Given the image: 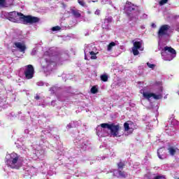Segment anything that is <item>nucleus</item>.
<instances>
[{
  "label": "nucleus",
  "mask_w": 179,
  "mask_h": 179,
  "mask_svg": "<svg viewBox=\"0 0 179 179\" xmlns=\"http://www.w3.org/2000/svg\"><path fill=\"white\" fill-rule=\"evenodd\" d=\"M5 17H6L10 22H13V23H19L20 20H22L24 23H37L38 17H33L31 15L24 16V15L17 13L16 11H13L10 13H4Z\"/></svg>",
  "instance_id": "nucleus-1"
},
{
  "label": "nucleus",
  "mask_w": 179,
  "mask_h": 179,
  "mask_svg": "<svg viewBox=\"0 0 179 179\" xmlns=\"http://www.w3.org/2000/svg\"><path fill=\"white\" fill-rule=\"evenodd\" d=\"M6 164L10 169H20L23 166V162L17 153L13 152L6 155Z\"/></svg>",
  "instance_id": "nucleus-2"
},
{
  "label": "nucleus",
  "mask_w": 179,
  "mask_h": 179,
  "mask_svg": "<svg viewBox=\"0 0 179 179\" xmlns=\"http://www.w3.org/2000/svg\"><path fill=\"white\" fill-rule=\"evenodd\" d=\"M176 50L171 47L166 46L162 52V57L164 61H171L176 58Z\"/></svg>",
  "instance_id": "nucleus-3"
},
{
  "label": "nucleus",
  "mask_w": 179,
  "mask_h": 179,
  "mask_svg": "<svg viewBox=\"0 0 179 179\" xmlns=\"http://www.w3.org/2000/svg\"><path fill=\"white\" fill-rule=\"evenodd\" d=\"M102 127H108V129L110 131V136L113 138H119V136H121L120 134V124L113 123L110 124H102Z\"/></svg>",
  "instance_id": "nucleus-4"
},
{
  "label": "nucleus",
  "mask_w": 179,
  "mask_h": 179,
  "mask_svg": "<svg viewBox=\"0 0 179 179\" xmlns=\"http://www.w3.org/2000/svg\"><path fill=\"white\" fill-rule=\"evenodd\" d=\"M22 36H17L13 38L14 41V47L15 48H17L19 51L21 52H24L26 51V43H24V41H21Z\"/></svg>",
  "instance_id": "nucleus-5"
},
{
  "label": "nucleus",
  "mask_w": 179,
  "mask_h": 179,
  "mask_svg": "<svg viewBox=\"0 0 179 179\" xmlns=\"http://www.w3.org/2000/svg\"><path fill=\"white\" fill-rule=\"evenodd\" d=\"M143 92V96L145 99H147V100H150V99H155V100H160L162 99V92H163V90L160 88L158 94H155L149 92H144L141 91V93Z\"/></svg>",
  "instance_id": "nucleus-6"
},
{
  "label": "nucleus",
  "mask_w": 179,
  "mask_h": 179,
  "mask_svg": "<svg viewBox=\"0 0 179 179\" xmlns=\"http://www.w3.org/2000/svg\"><path fill=\"white\" fill-rule=\"evenodd\" d=\"M143 44V41H133V48H132V52L134 55H139V51L138 50H139L140 51H143V47H142Z\"/></svg>",
  "instance_id": "nucleus-7"
},
{
  "label": "nucleus",
  "mask_w": 179,
  "mask_h": 179,
  "mask_svg": "<svg viewBox=\"0 0 179 179\" xmlns=\"http://www.w3.org/2000/svg\"><path fill=\"white\" fill-rule=\"evenodd\" d=\"M169 30H170V26L166 24L161 26L158 31L159 39L162 40L164 37H166V36H168Z\"/></svg>",
  "instance_id": "nucleus-8"
},
{
  "label": "nucleus",
  "mask_w": 179,
  "mask_h": 179,
  "mask_svg": "<svg viewBox=\"0 0 179 179\" xmlns=\"http://www.w3.org/2000/svg\"><path fill=\"white\" fill-rule=\"evenodd\" d=\"M24 76L26 79H31L34 76V68L31 64L25 66Z\"/></svg>",
  "instance_id": "nucleus-9"
},
{
  "label": "nucleus",
  "mask_w": 179,
  "mask_h": 179,
  "mask_svg": "<svg viewBox=\"0 0 179 179\" xmlns=\"http://www.w3.org/2000/svg\"><path fill=\"white\" fill-rule=\"evenodd\" d=\"M104 124H108L107 123L101 124L100 126L96 127V135L99 137L107 136V134L104 133L106 128L108 129V126H103Z\"/></svg>",
  "instance_id": "nucleus-10"
},
{
  "label": "nucleus",
  "mask_w": 179,
  "mask_h": 179,
  "mask_svg": "<svg viewBox=\"0 0 179 179\" xmlns=\"http://www.w3.org/2000/svg\"><path fill=\"white\" fill-rule=\"evenodd\" d=\"M124 10L127 15H131V12L136 10V6L131 2H127L124 6Z\"/></svg>",
  "instance_id": "nucleus-11"
},
{
  "label": "nucleus",
  "mask_w": 179,
  "mask_h": 179,
  "mask_svg": "<svg viewBox=\"0 0 179 179\" xmlns=\"http://www.w3.org/2000/svg\"><path fill=\"white\" fill-rule=\"evenodd\" d=\"M124 127L126 135H129V134H132V132H134V129L132 128V124L131 122H125L124 124Z\"/></svg>",
  "instance_id": "nucleus-12"
},
{
  "label": "nucleus",
  "mask_w": 179,
  "mask_h": 179,
  "mask_svg": "<svg viewBox=\"0 0 179 179\" xmlns=\"http://www.w3.org/2000/svg\"><path fill=\"white\" fill-rule=\"evenodd\" d=\"M88 48H89V46H87L85 48V50H84V52L85 54V59H87V57H86V54H90L91 55V59H97V56L96 55V53H95L93 51H89L88 50Z\"/></svg>",
  "instance_id": "nucleus-13"
},
{
  "label": "nucleus",
  "mask_w": 179,
  "mask_h": 179,
  "mask_svg": "<svg viewBox=\"0 0 179 179\" xmlns=\"http://www.w3.org/2000/svg\"><path fill=\"white\" fill-rule=\"evenodd\" d=\"M53 65H54V62L48 59H45L44 62H42V66L45 68V69H50V68L53 66Z\"/></svg>",
  "instance_id": "nucleus-14"
},
{
  "label": "nucleus",
  "mask_w": 179,
  "mask_h": 179,
  "mask_svg": "<svg viewBox=\"0 0 179 179\" xmlns=\"http://www.w3.org/2000/svg\"><path fill=\"white\" fill-rule=\"evenodd\" d=\"M163 152H164V148H159L158 150L157 155H158L159 159H164V157H166L164 155H162V153H163Z\"/></svg>",
  "instance_id": "nucleus-15"
},
{
  "label": "nucleus",
  "mask_w": 179,
  "mask_h": 179,
  "mask_svg": "<svg viewBox=\"0 0 179 179\" xmlns=\"http://www.w3.org/2000/svg\"><path fill=\"white\" fill-rule=\"evenodd\" d=\"M71 13L75 16V17H80L81 15L80 13L79 12V10H71Z\"/></svg>",
  "instance_id": "nucleus-16"
},
{
  "label": "nucleus",
  "mask_w": 179,
  "mask_h": 179,
  "mask_svg": "<svg viewBox=\"0 0 179 179\" xmlns=\"http://www.w3.org/2000/svg\"><path fill=\"white\" fill-rule=\"evenodd\" d=\"M177 150H178V149L174 148L173 147H171V148H169V154L171 156H174L176 155V153L177 152Z\"/></svg>",
  "instance_id": "nucleus-17"
},
{
  "label": "nucleus",
  "mask_w": 179,
  "mask_h": 179,
  "mask_svg": "<svg viewBox=\"0 0 179 179\" xmlns=\"http://www.w3.org/2000/svg\"><path fill=\"white\" fill-rule=\"evenodd\" d=\"M115 176L117 177H121L122 178H125L126 177H128V174H127V173L121 171L118 172V175H115Z\"/></svg>",
  "instance_id": "nucleus-18"
},
{
  "label": "nucleus",
  "mask_w": 179,
  "mask_h": 179,
  "mask_svg": "<svg viewBox=\"0 0 179 179\" xmlns=\"http://www.w3.org/2000/svg\"><path fill=\"white\" fill-rule=\"evenodd\" d=\"M35 155H36V156L38 157H40V156H43V155H44V150H35Z\"/></svg>",
  "instance_id": "nucleus-19"
},
{
  "label": "nucleus",
  "mask_w": 179,
  "mask_h": 179,
  "mask_svg": "<svg viewBox=\"0 0 179 179\" xmlns=\"http://www.w3.org/2000/svg\"><path fill=\"white\" fill-rule=\"evenodd\" d=\"M101 80H103V82H107V80H108V76H107L106 74L101 75Z\"/></svg>",
  "instance_id": "nucleus-20"
},
{
  "label": "nucleus",
  "mask_w": 179,
  "mask_h": 179,
  "mask_svg": "<svg viewBox=\"0 0 179 179\" xmlns=\"http://www.w3.org/2000/svg\"><path fill=\"white\" fill-rule=\"evenodd\" d=\"M113 47H115V43H114V42H111V43L108 45L107 50H108V51H111V50H113Z\"/></svg>",
  "instance_id": "nucleus-21"
},
{
  "label": "nucleus",
  "mask_w": 179,
  "mask_h": 179,
  "mask_svg": "<svg viewBox=\"0 0 179 179\" xmlns=\"http://www.w3.org/2000/svg\"><path fill=\"white\" fill-rule=\"evenodd\" d=\"M113 20V18L111 17H109L108 18H106L104 20V23H106L107 27H108V23Z\"/></svg>",
  "instance_id": "nucleus-22"
},
{
  "label": "nucleus",
  "mask_w": 179,
  "mask_h": 179,
  "mask_svg": "<svg viewBox=\"0 0 179 179\" xmlns=\"http://www.w3.org/2000/svg\"><path fill=\"white\" fill-rule=\"evenodd\" d=\"M147 66H148V68H150V69H155V68H156V65L150 64V62L147 63Z\"/></svg>",
  "instance_id": "nucleus-23"
},
{
  "label": "nucleus",
  "mask_w": 179,
  "mask_h": 179,
  "mask_svg": "<svg viewBox=\"0 0 179 179\" xmlns=\"http://www.w3.org/2000/svg\"><path fill=\"white\" fill-rule=\"evenodd\" d=\"M6 4V0H0V8L5 6Z\"/></svg>",
  "instance_id": "nucleus-24"
},
{
  "label": "nucleus",
  "mask_w": 179,
  "mask_h": 179,
  "mask_svg": "<svg viewBox=\"0 0 179 179\" xmlns=\"http://www.w3.org/2000/svg\"><path fill=\"white\" fill-rule=\"evenodd\" d=\"M78 3L81 6H86V3H85V1L83 0H78Z\"/></svg>",
  "instance_id": "nucleus-25"
},
{
  "label": "nucleus",
  "mask_w": 179,
  "mask_h": 179,
  "mask_svg": "<svg viewBox=\"0 0 179 179\" xmlns=\"http://www.w3.org/2000/svg\"><path fill=\"white\" fill-rule=\"evenodd\" d=\"M117 166H118V169L121 170V169H122L124 166H125V164L124 162H120L119 164H117Z\"/></svg>",
  "instance_id": "nucleus-26"
},
{
  "label": "nucleus",
  "mask_w": 179,
  "mask_h": 179,
  "mask_svg": "<svg viewBox=\"0 0 179 179\" xmlns=\"http://www.w3.org/2000/svg\"><path fill=\"white\" fill-rule=\"evenodd\" d=\"M59 30H61V27L56 26V27H53L52 28V31H59Z\"/></svg>",
  "instance_id": "nucleus-27"
},
{
  "label": "nucleus",
  "mask_w": 179,
  "mask_h": 179,
  "mask_svg": "<svg viewBox=\"0 0 179 179\" xmlns=\"http://www.w3.org/2000/svg\"><path fill=\"white\" fill-rule=\"evenodd\" d=\"M91 93H93V94L97 93V88L96 87H92L91 89Z\"/></svg>",
  "instance_id": "nucleus-28"
},
{
  "label": "nucleus",
  "mask_w": 179,
  "mask_h": 179,
  "mask_svg": "<svg viewBox=\"0 0 179 179\" xmlns=\"http://www.w3.org/2000/svg\"><path fill=\"white\" fill-rule=\"evenodd\" d=\"M168 2V0H161L159 1V5L163 6V5H166V3Z\"/></svg>",
  "instance_id": "nucleus-29"
},
{
  "label": "nucleus",
  "mask_w": 179,
  "mask_h": 179,
  "mask_svg": "<svg viewBox=\"0 0 179 179\" xmlns=\"http://www.w3.org/2000/svg\"><path fill=\"white\" fill-rule=\"evenodd\" d=\"M44 83H43V81H40L37 83V85L38 86H43Z\"/></svg>",
  "instance_id": "nucleus-30"
},
{
  "label": "nucleus",
  "mask_w": 179,
  "mask_h": 179,
  "mask_svg": "<svg viewBox=\"0 0 179 179\" xmlns=\"http://www.w3.org/2000/svg\"><path fill=\"white\" fill-rule=\"evenodd\" d=\"M107 2H108V0H102L101 1L102 5H106V3H107Z\"/></svg>",
  "instance_id": "nucleus-31"
},
{
  "label": "nucleus",
  "mask_w": 179,
  "mask_h": 179,
  "mask_svg": "<svg viewBox=\"0 0 179 179\" xmlns=\"http://www.w3.org/2000/svg\"><path fill=\"white\" fill-rule=\"evenodd\" d=\"M66 128L67 129H71V128H72V124L71 123L67 124Z\"/></svg>",
  "instance_id": "nucleus-32"
},
{
  "label": "nucleus",
  "mask_w": 179,
  "mask_h": 179,
  "mask_svg": "<svg viewBox=\"0 0 179 179\" xmlns=\"http://www.w3.org/2000/svg\"><path fill=\"white\" fill-rule=\"evenodd\" d=\"M95 15H100V10H96L95 11Z\"/></svg>",
  "instance_id": "nucleus-33"
},
{
  "label": "nucleus",
  "mask_w": 179,
  "mask_h": 179,
  "mask_svg": "<svg viewBox=\"0 0 179 179\" xmlns=\"http://www.w3.org/2000/svg\"><path fill=\"white\" fill-rule=\"evenodd\" d=\"M141 30H145V25H141Z\"/></svg>",
  "instance_id": "nucleus-34"
},
{
  "label": "nucleus",
  "mask_w": 179,
  "mask_h": 179,
  "mask_svg": "<svg viewBox=\"0 0 179 179\" xmlns=\"http://www.w3.org/2000/svg\"><path fill=\"white\" fill-rule=\"evenodd\" d=\"M35 99H36V100H38V99H40V96H38V95H36V96H35Z\"/></svg>",
  "instance_id": "nucleus-35"
},
{
  "label": "nucleus",
  "mask_w": 179,
  "mask_h": 179,
  "mask_svg": "<svg viewBox=\"0 0 179 179\" xmlns=\"http://www.w3.org/2000/svg\"><path fill=\"white\" fill-rule=\"evenodd\" d=\"M152 27H153V28H155V27H156V24H152Z\"/></svg>",
  "instance_id": "nucleus-36"
},
{
  "label": "nucleus",
  "mask_w": 179,
  "mask_h": 179,
  "mask_svg": "<svg viewBox=\"0 0 179 179\" xmlns=\"http://www.w3.org/2000/svg\"><path fill=\"white\" fill-rule=\"evenodd\" d=\"M86 47H88L87 50L89 51V50H90V45H87ZM86 47H85V48H86Z\"/></svg>",
  "instance_id": "nucleus-37"
},
{
  "label": "nucleus",
  "mask_w": 179,
  "mask_h": 179,
  "mask_svg": "<svg viewBox=\"0 0 179 179\" xmlns=\"http://www.w3.org/2000/svg\"><path fill=\"white\" fill-rule=\"evenodd\" d=\"M102 27H103V29H107V27H105V26H104V24H102Z\"/></svg>",
  "instance_id": "nucleus-38"
},
{
  "label": "nucleus",
  "mask_w": 179,
  "mask_h": 179,
  "mask_svg": "<svg viewBox=\"0 0 179 179\" xmlns=\"http://www.w3.org/2000/svg\"><path fill=\"white\" fill-rule=\"evenodd\" d=\"M31 54L32 55H34V51H32Z\"/></svg>",
  "instance_id": "nucleus-39"
},
{
  "label": "nucleus",
  "mask_w": 179,
  "mask_h": 179,
  "mask_svg": "<svg viewBox=\"0 0 179 179\" xmlns=\"http://www.w3.org/2000/svg\"><path fill=\"white\" fill-rule=\"evenodd\" d=\"M87 13L90 14V11H87Z\"/></svg>",
  "instance_id": "nucleus-40"
},
{
  "label": "nucleus",
  "mask_w": 179,
  "mask_h": 179,
  "mask_svg": "<svg viewBox=\"0 0 179 179\" xmlns=\"http://www.w3.org/2000/svg\"><path fill=\"white\" fill-rule=\"evenodd\" d=\"M50 90H54V88H51Z\"/></svg>",
  "instance_id": "nucleus-41"
},
{
  "label": "nucleus",
  "mask_w": 179,
  "mask_h": 179,
  "mask_svg": "<svg viewBox=\"0 0 179 179\" xmlns=\"http://www.w3.org/2000/svg\"><path fill=\"white\" fill-rule=\"evenodd\" d=\"M115 173H117V171H115L114 174H115Z\"/></svg>",
  "instance_id": "nucleus-42"
},
{
  "label": "nucleus",
  "mask_w": 179,
  "mask_h": 179,
  "mask_svg": "<svg viewBox=\"0 0 179 179\" xmlns=\"http://www.w3.org/2000/svg\"><path fill=\"white\" fill-rule=\"evenodd\" d=\"M31 170H34V168H31Z\"/></svg>",
  "instance_id": "nucleus-43"
},
{
  "label": "nucleus",
  "mask_w": 179,
  "mask_h": 179,
  "mask_svg": "<svg viewBox=\"0 0 179 179\" xmlns=\"http://www.w3.org/2000/svg\"><path fill=\"white\" fill-rule=\"evenodd\" d=\"M45 72H47V70H45Z\"/></svg>",
  "instance_id": "nucleus-44"
},
{
  "label": "nucleus",
  "mask_w": 179,
  "mask_h": 179,
  "mask_svg": "<svg viewBox=\"0 0 179 179\" xmlns=\"http://www.w3.org/2000/svg\"><path fill=\"white\" fill-rule=\"evenodd\" d=\"M52 103H53V102L51 103L52 105Z\"/></svg>",
  "instance_id": "nucleus-45"
},
{
  "label": "nucleus",
  "mask_w": 179,
  "mask_h": 179,
  "mask_svg": "<svg viewBox=\"0 0 179 179\" xmlns=\"http://www.w3.org/2000/svg\"><path fill=\"white\" fill-rule=\"evenodd\" d=\"M179 179V178H178Z\"/></svg>",
  "instance_id": "nucleus-46"
}]
</instances>
